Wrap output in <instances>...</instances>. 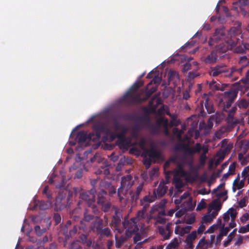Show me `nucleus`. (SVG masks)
<instances>
[{"label": "nucleus", "instance_id": "ea45409f", "mask_svg": "<svg viewBox=\"0 0 249 249\" xmlns=\"http://www.w3.org/2000/svg\"><path fill=\"white\" fill-rule=\"evenodd\" d=\"M235 167V164L234 163H232V164L230 165L229 174H232L234 173Z\"/></svg>", "mask_w": 249, "mask_h": 249}, {"label": "nucleus", "instance_id": "4468645a", "mask_svg": "<svg viewBox=\"0 0 249 249\" xmlns=\"http://www.w3.org/2000/svg\"><path fill=\"white\" fill-rule=\"evenodd\" d=\"M71 226V221L68 220L66 224L63 225H61L60 232L65 236L66 240H68L70 237L69 235L70 227Z\"/></svg>", "mask_w": 249, "mask_h": 249}, {"label": "nucleus", "instance_id": "a19ab883", "mask_svg": "<svg viewBox=\"0 0 249 249\" xmlns=\"http://www.w3.org/2000/svg\"><path fill=\"white\" fill-rule=\"evenodd\" d=\"M245 200L244 199L241 200L238 203V207L243 208L245 206Z\"/></svg>", "mask_w": 249, "mask_h": 249}, {"label": "nucleus", "instance_id": "6e6d98bb", "mask_svg": "<svg viewBox=\"0 0 249 249\" xmlns=\"http://www.w3.org/2000/svg\"><path fill=\"white\" fill-rule=\"evenodd\" d=\"M164 108V107H162L160 108V109L159 110V113H166L167 114H168V112H166L165 111H163L162 110V109Z\"/></svg>", "mask_w": 249, "mask_h": 249}, {"label": "nucleus", "instance_id": "5701e85b", "mask_svg": "<svg viewBox=\"0 0 249 249\" xmlns=\"http://www.w3.org/2000/svg\"><path fill=\"white\" fill-rule=\"evenodd\" d=\"M179 244V242L178 240L177 239H174L173 240H172L170 244H169L166 248V249H174Z\"/></svg>", "mask_w": 249, "mask_h": 249}, {"label": "nucleus", "instance_id": "69168bd1", "mask_svg": "<svg viewBox=\"0 0 249 249\" xmlns=\"http://www.w3.org/2000/svg\"><path fill=\"white\" fill-rule=\"evenodd\" d=\"M152 85V83H149L148 85V88H147V89L148 90H149L150 89V87L151 86V85Z\"/></svg>", "mask_w": 249, "mask_h": 249}, {"label": "nucleus", "instance_id": "7ed1b4c3", "mask_svg": "<svg viewBox=\"0 0 249 249\" xmlns=\"http://www.w3.org/2000/svg\"><path fill=\"white\" fill-rule=\"evenodd\" d=\"M237 212L236 209L231 208L223 214V219L224 222L229 223V227L234 228L236 226L235 219L237 216Z\"/></svg>", "mask_w": 249, "mask_h": 249}, {"label": "nucleus", "instance_id": "a878e982", "mask_svg": "<svg viewBox=\"0 0 249 249\" xmlns=\"http://www.w3.org/2000/svg\"><path fill=\"white\" fill-rule=\"evenodd\" d=\"M147 155L149 156L150 160H152L158 156V153L155 150H152L145 154V157Z\"/></svg>", "mask_w": 249, "mask_h": 249}, {"label": "nucleus", "instance_id": "49530a36", "mask_svg": "<svg viewBox=\"0 0 249 249\" xmlns=\"http://www.w3.org/2000/svg\"><path fill=\"white\" fill-rule=\"evenodd\" d=\"M141 240V239L140 238L139 236L137 234L135 237H134V241L135 243H137L139 242V241Z\"/></svg>", "mask_w": 249, "mask_h": 249}, {"label": "nucleus", "instance_id": "2eb2a0df", "mask_svg": "<svg viewBox=\"0 0 249 249\" xmlns=\"http://www.w3.org/2000/svg\"><path fill=\"white\" fill-rule=\"evenodd\" d=\"M107 195V192L103 189L101 190L98 195V203L102 205H105V211H108L109 209V203L105 204V196Z\"/></svg>", "mask_w": 249, "mask_h": 249}, {"label": "nucleus", "instance_id": "aec40b11", "mask_svg": "<svg viewBox=\"0 0 249 249\" xmlns=\"http://www.w3.org/2000/svg\"><path fill=\"white\" fill-rule=\"evenodd\" d=\"M236 234V230H233L228 236L227 239L224 242L223 245L225 247L228 246Z\"/></svg>", "mask_w": 249, "mask_h": 249}, {"label": "nucleus", "instance_id": "ddd939ff", "mask_svg": "<svg viewBox=\"0 0 249 249\" xmlns=\"http://www.w3.org/2000/svg\"><path fill=\"white\" fill-rule=\"evenodd\" d=\"M221 204L220 201L215 199L208 206V211L210 212H215L216 215H217L218 212L220 210Z\"/></svg>", "mask_w": 249, "mask_h": 249}, {"label": "nucleus", "instance_id": "864d4df0", "mask_svg": "<svg viewBox=\"0 0 249 249\" xmlns=\"http://www.w3.org/2000/svg\"><path fill=\"white\" fill-rule=\"evenodd\" d=\"M42 241L43 242H47L48 241V237L47 236H45L43 237Z\"/></svg>", "mask_w": 249, "mask_h": 249}, {"label": "nucleus", "instance_id": "423d86ee", "mask_svg": "<svg viewBox=\"0 0 249 249\" xmlns=\"http://www.w3.org/2000/svg\"><path fill=\"white\" fill-rule=\"evenodd\" d=\"M183 178L187 181L192 182L194 181L196 178V174L191 175L187 173L184 171L182 168H179L178 170L175 171V174L174 177L175 181L180 182V178L179 177Z\"/></svg>", "mask_w": 249, "mask_h": 249}, {"label": "nucleus", "instance_id": "7c9ffc66", "mask_svg": "<svg viewBox=\"0 0 249 249\" xmlns=\"http://www.w3.org/2000/svg\"><path fill=\"white\" fill-rule=\"evenodd\" d=\"M195 221V215L194 214H192L188 216L185 219V221L187 224H191L193 223Z\"/></svg>", "mask_w": 249, "mask_h": 249}, {"label": "nucleus", "instance_id": "cd10ccee", "mask_svg": "<svg viewBox=\"0 0 249 249\" xmlns=\"http://www.w3.org/2000/svg\"><path fill=\"white\" fill-rule=\"evenodd\" d=\"M34 230L36 234L38 236L41 235L43 233L46 231L45 229H43L42 230H41L40 226L38 225L36 226L35 227Z\"/></svg>", "mask_w": 249, "mask_h": 249}, {"label": "nucleus", "instance_id": "774afa93", "mask_svg": "<svg viewBox=\"0 0 249 249\" xmlns=\"http://www.w3.org/2000/svg\"><path fill=\"white\" fill-rule=\"evenodd\" d=\"M107 249H109V241H107Z\"/></svg>", "mask_w": 249, "mask_h": 249}, {"label": "nucleus", "instance_id": "4be33fe9", "mask_svg": "<svg viewBox=\"0 0 249 249\" xmlns=\"http://www.w3.org/2000/svg\"><path fill=\"white\" fill-rule=\"evenodd\" d=\"M216 216L215 212H210L208 211V213L203 217V220L206 222H211L213 219Z\"/></svg>", "mask_w": 249, "mask_h": 249}, {"label": "nucleus", "instance_id": "79ce46f5", "mask_svg": "<svg viewBox=\"0 0 249 249\" xmlns=\"http://www.w3.org/2000/svg\"><path fill=\"white\" fill-rule=\"evenodd\" d=\"M243 238L241 236H239L235 242V244L237 245H240L242 243Z\"/></svg>", "mask_w": 249, "mask_h": 249}, {"label": "nucleus", "instance_id": "4d7b16f0", "mask_svg": "<svg viewBox=\"0 0 249 249\" xmlns=\"http://www.w3.org/2000/svg\"><path fill=\"white\" fill-rule=\"evenodd\" d=\"M69 144L71 146H73V145H75L76 141H70L69 142Z\"/></svg>", "mask_w": 249, "mask_h": 249}, {"label": "nucleus", "instance_id": "603ef678", "mask_svg": "<svg viewBox=\"0 0 249 249\" xmlns=\"http://www.w3.org/2000/svg\"><path fill=\"white\" fill-rule=\"evenodd\" d=\"M183 212H178L177 213H176V216H181L183 215Z\"/></svg>", "mask_w": 249, "mask_h": 249}, {"label": "nucleus", "instance_id": "bf43d9fd", "mask_svg": "<svg viewBox=\"0 0 249 249\" xmlns=\"http://www.w3.org/2000/svg\"><path fill=\"white\" fill-rule=\"evenodd\" d=\"M144 200L145 201H147V202H150V201H152V200L149 199L148 197L147 196H145L144 198Z\"/></svg>", "mask_w": 249, "mask_h": 249}, {"label": "nucleus", "instance_id": "c756f323", "mask_svg": "<svg viewBox=\"0 0 249 249\" xmlns=\"http://www.w3.org/2000/svg\"><path fill=\"white\" fill-rule=\"evenodd\" d=\"M238 232L241 233H245L249 232V223L243 226H241L238 230Z\"/></svg>", "mask_w": 249, "mask_h": 249}, {"label": "nucleus", "instance_id": "e433bc0d", "mask_svg": "<svg viewBox=\"0 0 249 249\" xmlns=\"http://www.w3.org/2000/svg\"><path fill=\"white\" fill-rule=\"evenodd\" d=\"M205 229V226L203 224H201L197 229V234L201 233L203 232Z\"/></svg>", "mask_w": 249, "mask_h": 249}, {"label": "nucleus", "instance_id": "5fc2aeb1", "mask_svg": "<svg viewBox=\"0 0 249 249\" xmlns=\"http://www.w3.org/2000/svg\"><path fill=\"white\" fill-rule=\"evenodd\" d=\"M214 240H215V236L214 235H211V241L212 243H214Z\"/></svg>", "mask_w": 249, "mask_h": 249}, {"label": "nucleus", "instance_id": "b1692460", "mask_svg": "<svg viewBox=\"0 0 249 249\" xmlns=\"http://www.w3.org/2000/svg\"><path fill=\"white\" fill-rule=\"evenodd\" d=\"M207 247L208 243L204 239L200 240L197 246V249H207Z\"/></svg>", "mask_w": 249, "mask_h": 249}, {"label": "nucleus", "instance_id": "72a5a7b5", "mask_svg": "<svg viewBox=\"0 0 249 249\" xmlns=\"http://www.w3.org/2000/svg\"><path fill=\"white\" fill-rule=\"evenodd\" d=\"M206 206V203L204 202V200L202 199L200 203H199L196 207V210L200 211L205 208Z\"/></svg>", "mask_w": 249, "mask_h": 249}, {"label": "nucleus", "instance_id": "1a4fd4ad", "mask_svg": "<svg viewBox=\"0 0 249 249\" xmlns=\"http://www.w3.org/2000/svg\"><path fill=\"white\" fill-rule=\"evenodd\" d=\"M51 203L50 201H45L44 200H34V205L31 208V209L36 210L38 208L39 210H45L48 209L51 206Z\"/></svg>", "mask_w": 249, "mask_h": 249}, {"label": "nucleus", "instance_id": "39448f33", "mask_svg": "<svg viewBox=\"0 0 249 249\" xmlns=\"http://www.w3.org/2000/svg\"><path fill=\"white\" fill-rule=\"evenodd\" d=\"M95 194L96 190L93 187L90 190L87 192L84 191H82L80 193V197L82 199L87 202L89 207H91L93 206L92 203L94 202L95 200Z\"/></svg>", "mask_w": 249, "mask_h": 249}, {"label": "nucleus", "instance_id": "13d9d810", "mask_svg": "<svg viewBox=\"0 0 249 249\" xmlns=\"http://www.w3.org/2000/svg\"><path fill=\"white\" fill-rule=\"evenodd\" d=\"M174 213V210H170V211L168 212V214L169 215H170V216H171V215H173V214Z\"/></svg>", "mask_w": 249, "mask_h": 249}, {"label": "nucleus", "instance_id": "a18cd8bd", "mask_svg": "<svg viewBox=\"0 0 249 249\" xmlns=\"http://www.w3.org/2000/svg\"><path fill=\"white\" fill-rule=\"evenodd\" d=\"M25 249H40L38 247H35V246L30 245V246H27L26 247Z\"/></svg>", "mask_w": 249, "mask_h": 249}, {"label": "nucleus", "instance_id": "20e7f679", "mask_svg": "<svg viewBox=\"0 0 249 249\" xmlns=\"http://www.w3.org/2000/svg\"><path fill=\"white\" fill-rule=\"evenodd\" d=\"M143 215V212H139L138 213L137 217L136 218L132 219L130 220L125 222L124 226L126 229L127 234L128 232H136L139 230V228L137 224L138 220L142 217Z\"/></svg>", "mask_w": 249, "mask_h": 249}, {"label": "nucleus", "instance_id": "393cba45", "mask_svg": "<svg viewBox=\"0 0 249 249\" xmlns=\"http://www.w3.org/2000/svg\"><path fill=\"white\" fill-rule=\"evenodd\" d=\"M219 226V223L218 222V220L217 221V223L216 224H213L206 231V233H212L217 231L218 229V227Z\"/></svg>", "mask_w": 249, "mask_h": 249}, {"label": "nucleus", "instance_id": "473e14b6", "mask_svg": "<svg viewBox=\"0 0 249 249\" xmlns=\"http://www.w3.org/2000/svg\"><path fill=\"white\" fill-rule=\"evenodd\" d=\"M53 219L55 222V224L57 225L59 224L61 220V217L58 213H54L53 216Z\"/></svg>", "mask_w": 249, "mask_h": 249}, {"label": "nucleus", "instance_id": "338daca9", "mask_svg": "<svg viewBox=\"0 0 249 249\" xmlns=\"http://www.w3.org/2000/svg\"><path fill=\"white\" fill-rule=\"evenodd\" d=\"M159 81V79L158 81H157V80L156 79H153L152 82H154L155 83H156Z\"/></svg>", "mask_w": 249, "mask_h": 249}, {"label": "nucleus", "instance_id": "c9c22d12", "mask_svg": "<svg viewBox=\"0 0 249 249\" xmlns=\"http://www.w3.org/2000/svg\"><path fill=\"white\" fill-rule=\"evenodd\" d=\"M248 175H249V165L244 169L241 174V177H244L246 178Z\"/></svg>", "mask_w": 249, "mask_h": 249}, {"label": "nucleus", "instance_id": "3c124183", "mask_svg": "<svg viewBox=\"0 0 249 249\" xmlns=\"http://www.w3.org/2000/svg\"><path fill=\"white\" fill-rule=\"evenodd\" d=\"M142 83L141 82L138 83H136L134 85V88H138V87H140L141 86H142Z\"/></svg>", "mask_w": 249, "mask_h": 249}, {"label": "nucleus", "instance_id": "052dcab7", "mask_svg": "<svg viewBox=\"0 0 249 249\" xmlns=\"http://www.w3.org/2000/svg\"><path fill=\"white\" fill-rule=\"evenodd\" d=\"M48 182L49 183H51V184L53 183V178H50L49 179Z\"/></svg>", "mask_w": 249, "mask_h": 249}, {"label": "nucleus", "instance_id": "f8f14e48", "mask_svg": "<svg viewBox=\"0 0 249 249\" xmlns=\"http://www.w3.org/2000/svg\"><path fill=\"white\" fill-rule=\"evenodd\" d=\"M89 207V208L88 209H86L85 212H84V220L86 221H89L94 217L93 215L89 214V212L92 211L94 213H96L98 211L97 207L94 204H93L92 206Z\"/></svg>", "mask_w": 249, "mask_h": 249}, {"label": "nucleus", "instance_id": "6ab92c4d", "mask_svg": "<svg viewBox=\"0 0 249 249\" xmlns=\"http://www.w3.org/2000/svg\"><path fill=\"white\" fill-rule=\"evenodd\" d=\"M159 232L165 239H168L169 238L170 232L169 227L167 226L166 228L163 227L159 228Z\"/></svg>", "mask_w": 249, "mask_h": 249}, {"label": "nucleus", "instance_id": "f03ea898", "mask_svg": "<svg viewBox=\"0 0 249 249\" xmlns=\"http://www.w3.org/2000/svg\"><path fill=\"white\" fill-rule=\"evenodd\" d=\"M91 162H97L99 164V169L95 172L96 175H99L103 178L100 182V186L106 189L109 188V162L107 159L96 153L90 159Z\"/></svg>", "mask_w": 249, "mask_h": 249}, {"label": "nucleus", "instance_id": "f3484780", "mask_svg": "<svg viewBox=\"0 0 249 249\" xmlns=\"http://www.w3.org/2000/svg\"><path fill=\"white\" fill-rule=\"evenodd\" d=\"M224 187V183H221L216 189L213 190V193H214L215 195L218 197H221L222 196H225L226 194V192L225 190Z\"/></svg>", "mask_w": 249, "mask_h": 249}, {"label": "nucleus", "instance_id": "e2e57ef3", "mask_svg": "<svg viewBox=\"0 0 249 249\" xmlns=\"http://www.w3.org/2000/svg\"><path fill=\"white\" fill-rule=\"evenodd\" d=\"M144 164H145L146 166H148V165H149L150 163H149V162L148 161H146V160H145L144 161Z\"/></svg>", "mask_w": 249, "mask_h": 249}, {"label": "nucleus", "instance_id": "f704fd0d", "mask_svg": "<svg viewBox=\"0 0 249 249\" xmlns=\"http://www.w3.org/2000/svg\"><path fill=\"white\" fill-rule=\"evenodd\" d=\"M249 219V214L248 213H245L240 218V221L242 223H245L247 220Z\"/></svg>", "mask_w": 249, "mask_h": 249}, {"label": "nucleus", "instance_id": "58836bf2", "mask_svg": "<svg viewBox=\"0 0 249 249\" xmlns=\"http://www.w3.org/2000/svg\"><path fill=\"white\" fill-rule=\"evenodd\" d=\"M155 90H156V88H154V89H151V90H149V91H148L147 92V96H146V97L145 98H143V99H138V101H143V100H146V98H147L148 96H149L150 94L151 93H152V92H154Z\"/></svg>", "mask_w": 249, "mask_h": 249}, {"label": "nucleus", "instance_id": "680f3d73", "mask_svg": "<svg viewBox=\"0 0 249 249\" xmlns=\"http://www.w3.org/2000/svg\"><path fill=\"white\" fill-rule=\"evenodd\" d=\"M61 199H62V198H61H61L60 197V196H59V195H58V196H57V197H56V201L57 202H58L59 199L61 200Z\"/></svg>", "mask_w": 249, "mask_h": 249}, {"label": "nucleus", "instance_id": "6e6552de", "mask_svg": "<svg viewBox=\"0 0 249 249\" xmlns=\"http://www.w3.org/2000/svg\"><path fill=\"white\" fill-rule=\"evenodd\" d=\"M94 227L96 229V231L102 234L109 236V229L108 228L103 229V221L98 218L96 219L94 223Z\"/></svg>", "mask_w": 249, "mask_h": 249}, {"label": "nucleus", "instance_id": "37998d69", "mask_svg": "<svg viewBox=\"0 0 249 249\" xmlns=\"http://www.w3.org/2000/svg\"><path fill=\"white\" fill-rule=\"evenodd\" d=\"M173 132L175 134H176L178 137H180L181 135V131L177 129V128H174L173 129Z\"/></svg>", "mask_w": 249, "mask_h": 249}, {"label": "nucleus", "instance_id": "4c0bfd02", "mask_svg": "<svg viewBox=\"0 0 249 249\" xmlns=\"http://www.w3.org/2000/svg\"><path fill=\"white\" fill-rule=\"evenodd\" d=\"M223 238V236L221 235L220 233L216 236V241L214 243L216 245L219 244Z\"/></svg>", "mask_w": 249, "mask_h": 249}, {"label": "nucleus", "instance_id": "dca6fc26", "mask_svg": "<svg viewBox=\"0 0 249 249\" xmlns=\"http://www.w3.org/2000/svg\"><path fill=\"white\" fill-rule=\"evenodd\" d=\"M188 150L190 153H193L202 150L203 152V155H204L207 152L208 149L206 146H201L199 144L197 143L194 147L189 148Z\"/></svg>", "mask_w": 249, "mask_h": 249}, {"label": "nucleus", "instance_id": "412c9836", "mask_svg": "<svg viewBox=\"0 0 249 249\" xmlns=\"http://www.w3.org/2000/svg\"><path fill=\"white\" fill-rule=\"evenodd\" d=\"M158 123L160 125H163L165 128H167L168 127V125L170 127H171L174 124L173 122H170V124H168L167 120L164 119L162 117H160V118L158 119Z\"/></svg>", "mask_w": 249, "mask_h": 249}, {"label": "nucleus", "instance_id": "9b49d317", "mask_svg": "<svg viewBox=\"0 0 249 249\" xmlns=\"http://www.w3.org/2000/svg\"><path fill=\"white\" fill-rule=\"evenodd\" d=\"M245 178L244 177L238 175L233 182L232 190L233 192L241 189L243 187L245 183Z\"/></svg>", "mask_w": 249, "mask_h": 249}, {"label": "nucleus", "instance_id": "a211bd4d", "mask_svg": "<svg viewBox=\"0 0 249 249\" xmlns=\"http://www.w3.org/2000/svg\"><path fill=\"white\" fill-rule=\"evenodd\" d=\"M218 222L219 223L220 232L219 233L223 236H226L230 231V227H225V223L222 224L221 220L218 219Z\"/></svg>", "mask_w": 249, "mask_h": 249}, {"label": "nucleus", "instance_id": "8fccbe9b", "mask_svg": "<svg viewBox=\"0 0 249 249\" xmlns=\"http://www.w3.org/2000/svg\"><path fill=\"white\" fill-rule=\"evenodd\" d=\"M188 196V193H184L181 197L180 199L183 200L184 198H187Z\"/></svg>", "mask_w": 249, "mask_h": 249}, {"label": "nucleus", "instance_id": "09e8293b", "mask_svg": "<svg viewBox=\"0 0 249 249\" xmlns=\"http://www.w3.org/2000/svg\"><path fill=\"white\" fill-rule=\"evenodd\" d=\"M182 201L180 198L179 199H175L174 202L176 204H179Z\"/></svg>", "mask_w": 249, "mask_h": 249}, {"label": "nucleus", "instance_id": "f257e3e1", "mask_svg": "<svg viewBox=\"0 0 249 249\" xmlns=\"http://www.w3.org/2000/svg\"><path fill=\"white\" fill-rule=\"evenodd\" d=\"M89 122H94L93 132L88 135L84 131H81L77 133L76 141L78 145L81 146L85 144L88 139L89 141L98 142L100 140L101 135L103 134L102 141L105 143V149H109V144L107 141L109 139V107L105 109L99 115L92 116Z\"/></svg>", "mask_w": 249, "mask_h": 249}, {"label": "nucleus", "instance_id": "bb28decb", "mask_svg": "<svg viewBox=\"0 0 249 249\" xmlns=\"http://www.w3.org/2000/svg\"><path fill=\"white\" fill-rule=\"evenodd\" d=\"M42 193L44 195H45L47 198L49 200H51L52 198L51 192L49 191V187L48 186H46L43 191Z\"/></svg>", "mask_w": 249, "mask_h": 249}, {"label": "nucleus", "instance_id": "c03bdc74", "mask_svg": "<svg viewBox=\"0 0 249 249\" xmlns=\"http://www.w3.org/2000/svg\"><path fill=\"white\" fill-rule=\"evenodd\" d=\"M168 75H170V77L171 76H178L177 73H176V71H173L171 70L169 71Z\"/></svg>", "mask_w": 249, "mask_h": 249}, {"label": "nucleus", "instance_id": "0e129e2a", "mask_svg": "<svg viewBox=\"0 0 249 249\" xmlns=\"http://www.w3.org/2000/svg\"><path fill=\"white\" fill-rule=\"evenodd\" d=\"M63 185H56V187L57 188H61V187H63Z\"/></svg>", "mask_w": 249, "mask_h": 249}, {"label": "nucleus", "instance_id": "2f4dec72", "mask_svg": "<svg viewBox=\"0 0 249 249\" xmlns=\"http://www.w3.org/2000/svg\"><path fill=\"white\" fill-rule=\"evenodd\" d=\"M166 191V188L163 185H160L158 188L159 195L160 196L163 195Z\"/></svg>", "mask_w": 249, "mask_h": 249}, {"label": "nucleus", "instance_id": "0eeeda50", "mask_svg": "<svg viewBox=\"0 0 249 249\" xmlns=\"http://www.w3.org/2000/svg\"><path fill=\"white\" fill-rule=\"evenodd\" d=\"M176 226L175 229V232L176 234L180 236H183L185 234L188 233L191 229V226H185L181 223L180 220H177L176 222Z\"/></svg>", "mask_w": 249, "mask_h": 249}, {"label": "nucleus", "instance_id": "c85d7f7f", "mask_svg": "<svg viewBox=\"0 0 249 249\" xmlns=\"http://www.w3.org/2000/svg\"><path fill=\"white\" fill-rule=\"evenodd\" d=\"M77 229L78 227L75 225H73L71 229V227H70L69 235L70 236V237L76 233Z\"/></svg>", "mask_w": 249, "mask_h": 249}, {"label": "nucleus", "instance_id": "9d476101", "mask_svg": "<svg viewBox=\"0 0 249 249\" xmlns=\"http://www.w3.org/2000/svg\"><path fill=\"white\" fill-rule=\"evenodd\" d=\"M197 234L196 231H193L189 234L185 239V249H192L193 241L196 239Z\"/></svg>", "mask_w": 249, "mask_h": 249}, {"label": "nucleus", "instance_id": "de8ad7c7", "mask_svg": "<svg viewBox=\"0 0 249 249\" xmlns=\"http://www.w3.org/2000/svg\"><path fill=\"white\" fill-rule=\"evenodd\" d=\"M196 76V75L194 73L190 72L189 73L188 77L190 78H194V77H195Z\"/></svg>", "mask_w": 249, "mask_h": 249}]
</instances>
